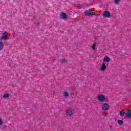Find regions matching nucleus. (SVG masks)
I'll list each match as a JSON object with an SVG mask.
<instances>
[{"label":"nucleus","instance_id":"1","mask_svg":"<svg viewBox=\"0 0 131 131\" xmlns=\"http://www.w3.org/2000/svg\"><path fill=\"white\" fill-rule=\"evenodd\" d=\"M97 98L98 101L100 102H108L109 99H108V97L106 96H105L103 94H100L97 96Z\"/></svg>","mask_w":131,"mask_h":131},{"label":"nucleus","instance_id":"2","mask_svg":"<svg viewBox=\"0 0 131 131\" xmlns=\"http://www.w3.org/2000/svg\"><path fill=\"white\" fill-rule=\"evenodd\" d=\"M0 40H8V32L5 31L2 34Z\"/></svg>","mask_w":131,"mask_h":131},{"label":"nucleus","instance_id":"3","mask_svg":"<svg viewBox=\"0 0 131 131\" xmlns=\"http://www.w3.org/2000/svg\"><path fill=\"white\" fill-rule=\"evenodd\" d=\"M66 114L67 116H71L74 114V109L73 108H68L66 110Z\"/></svg>","mask_w":131,"mask_h":131},{"label":"nucleus","instance_id":"4","mask_svg":"<svg viewBox=\"0 0 131 131\" xmlns=\"http://www.w3.org/2000/svg\"><path fill=\"white\" fill-rule=\"evenodd\" d=\"M109 108H110V105L108 103H103L101 105V109L104 111H106V110H109Z\"/></svg>","mask_w":131,"mask_h":131},{"label":"nucleus","instance_id":"5","mask_svg":"<svg viewBox=\"0 0 131 131\" xmlns=\"http://www.w3.org/2000/svg\"><path fill=\"white\" fill-rule=\"evenodd\" d=\"M103 16L105 18H110L111 17V14L110 13V12L108 11H104L103 13Z\"/></svg>","mask_w":131,"mask_h":131},{"label":"nucleus","instance_id":"6","mask_svg":"<svg viewBox=\"0 0 131 131\" xmlns=\"http://www.w3.org/2000/svg\"><path fill=\"white\" fill-rule=\"evenodd\" d=\"M60 17L61 19H63V20H66V19L68 18V14L67 13L62 12L60 14Z\"/></svg>","mask_w":131,"mask_h":131},{"label":"nucleus","instance_id":"7","mask_svg":"<svg viewBox=\"0 0 131 131\" xmlns=\"http://www.w3.org/2000/svg\"><path fill=\"white\" fill-rule=\"evenodd\" d=\"M84 14L86 16H93L96 15V13L92 12L91 11L87 10L84 12Z\"/></svg>","mask_w":131,"mask_h":131},{"label":"nucleus","instance_id":"8","mask_svg":"<svg viewBox=\"0 0 131 131\" xmlns=\"http://www.w3.org/2000/svg\"><path fill=\"white\" fill-rule=\"evenodd\" d=\"M106 63L103 62L100 67V71H105V70H106Z\"/></svg>","mask_w":131,"mask_h":131},{"label":"nucleus","instance_id":"9","mask_svg":"<svg viewBox=\"0 0 131 131\" xmlns=\"http://www.w3.org/2000/svg\"><path fill=\"white\" fill-rule=\"evenodd\" d=\"M104 63H110V57L108 56H105L103 59Z\"/></svg>","mask_w":131,"mask_h":131},{"label":"nucleus","instance_id":"10","mask_svg":"<svg viewBox=\"0 0 131 131\" xmlns=\"http://www.w3.org/2000/svg\"><path fill=\"white\" fill-rule=\"evenodd\" d=\"M127 118H130L131 117V110H129L126 113V116Z\"/></svg>","mask_w":131,"mask_h":131},{"label":"nucleus","instance_id":"11","mask_svg":"<svg viewBox=\"0 0 131 131\" xmlns=\"http://www.w3.org/2000/svg\"><path fill=\"white\" fill-rule=\"evenodd\" d=\"M60 63H61V64H66V63H67V60L65 58H61Z\"/></svg>","mask_w":131,"mask_h":131},{"label":"nucleus","instance_id":"12","mask_svg":"<svg viewBox=\"0 0 131 131\" xmlns=\"http://www.w3.org/2000/svg\"><path fill=\"white\" fill-rule=\"evenodd\" d=\"M4 47H5V44H4V42H0V52L1 51H3V50H4Z\"/></svg>","mask_w":131,"mask_h":131},{"label":"nucleus","instance_id":"13","mask_svg":"<svg viewBox=\"0 0 131 131\" xmlns=\"http://www.w3.org/2000/svg\"><path fill=\"white\" fill-rule=\"evenodd\" d=\"M63 96L65 97V98H67L69 97V92L67 91H65L63 92Z\"/></svg>","mask_w":131,"mask_h":131},{"label":"nucleus","instance_id":"14","mask_svg":"<svg viewBox=\"0 0 131 131\" xmlns=\"http://www.w3.org/2000/svg\"><path fill=\"white\" fill-rule=\"evenodd\" d=\"M11 95L9 93L5 94L3 95V98L4 99H7V98H9Z\"/></svg>","mask_w":131,"mask_h":131},{"label":"nucleus","instance_id":"15","mask_svg":"<svg viewBox=\"0 0 131 131\" xmlns=\"http://www.w3.org/2000/svg\"><path fill=\"white\" fill-rule=\"evenodd\" d=\"M4 125V120L3 118H0V127Z\"/></svg>","mask_w":131,"mask_h":131},{"label":"nucleus","instance_id":"16","mask_svg":"<svg viewBox=\"0 0 131 131\" xmlns=\"http://www.w3.org/2000/svg\"><path fill=\"white\" fill-rule=\"evenodd\" d=\"M120 2H121V0H114V3L115 5H118Z\"/></svg>","mask_w":131,"mask_h":131},{"label":"nucleus","instance_id":"17","mask_svg":"<svg viewBox=\"0 0 131 131\" xmlns=\"http://www.w3.org/2000/svg\"><path fill=\"white\" fill-rule=\"evenodd\" d=\"M125 113L124 112V111H122L121 112H120V116H124V114Z\"/></svg>","mask_w":131,"mask_h":131},{"label":"nucleus","instance_id":"18","mask_svg":"<svg viewBox=\"0 0 131 131\" xmlns=\"http://www.w3.org/2000/svg\"><path fill=\"white\" fill-rule=\"evenodd\" d=\"M96 46H97V44H96V43H94L92 46V48L93 49V50H94V51H95L96 49Z\"/></svg>","mask_w":131,"mask_h":131},{"label":"nucleus","instance_id":"19","mask_svg":"<svg viewBox=\"0 0 131 131\" xmlns=\"http://www.w3.org/2000/svg\"><path fill=\"white\" fill-rule=\"evenodd\" d=\"M118 124L121 125L123 123V121H122V120H118Z\"/></svg>","mask_w":131,"mask_h":131},{"label":"nucleus","instance_id":"20","mask_svg":"<svg viewBox=\"0 0 131 131\" xmlns=\"http://www.w3.org/2000/svg\"><path fill=\"white\" fill-rule=\"evenodd\" d=\"M81 7H82V5L79 4L78 5V9H80L81 8Z\"/></svg>","mask_w":131,"mask_h":131}]
</instances>
